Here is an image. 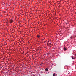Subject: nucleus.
Segmentation results:
<instances>
[{"mask_svg":"<svg viewBox=\"0 0 76 76\" xmlns=\"http://www.w3.org/2000/svg\"><path fill=\"white\" fill-rule=\"evenodd\" d=\"M47 45H48V46H51V43H48L47 44Z\"/></svg>","mask_w":76,"mask_h":76,"instance_id":"nucleus-1","label":"nucleus"},{"mask_svg":"<svg viewBox=\"0 0 76 76\" xmlns=\"http://www.w3.org/2000/svg\"><path fill=\"white\" fill-rule=\"evenodd\" d=\"M13 20H10V23H12L13 22Z\"/></svg>","mask_w":76,"mask_h":76,"instance_id":"nucleus-2","label":"nucleus"},{"mask_svg":"<svg viewBox=\"0 0 76 76\" xmlns=\"http://www.w3.org/2000/svg\"><path fill=\"white\" fill-rule=\"evenodd\" d=\"M71 57H72V59H73V60H74L75 58L73 57V56H72Z\"/></svg>","mask_w":76,"mask_h":76,"instance_id":"nucleus-3","label":"nucleus"},{"mask_svg":"<svg viewBox=\"0 0 76 76\" xmlns=\"http://www.w3.org/2000/svg\"><path fill=\"white\" fill-rule=\"evenodd\" d=\"M64 51H66V50H67V49H66V48H64Z\"/></svg>","mask_w":76,"mask_h":76,"instance_id":"nucleus-4","label":"nucleus"},{"mask_svg":"<svg viewBox=\"0 0 76 76\" xmlns=\"http://www.w3.org/2000/svg\"><path fill=\"white\" fill-rule=\"evenodd\" d=\"M45 70H46V72H47V71H48V68H46L45 69Z\"/></svg>","mask_w":76,"mask_h":76,"instance_id":"nucleus-5","label":"nucleus"},{"mask_svg":"<svg viewBox=\"0 0 76 76\" xmlns=\"http://www.w3.org/2000/svg\"><path fill=\"white\" fill-rule=\"evenodd\" d=\"M37 37L38 38H39V37H40V36H39V35H38Z\"/></svg>","mask_w":76,"mask_h":76,"instance_id":"nucleus-6","label":"nucleus"},{"mask_svg":"<svg viewBox=\"0 0 76 76\" xmlns=\"http://www.w3.org/2000/svg\"><path fill=\"white\" fill-rule=\"evenodd\" d=\"M53 76H56V74H55V73L53 74Z\"/></svg>","mask_w":76,"mask_h":76,"instance_id":"nucleus-7","label":"nucleus"},{"mask_svg":"<svg viewBox=\"0 0 76 76\" xmlns=\"http://www.w3.org/2000/svg\"><path fill=\"white\" fill-rule=\"evenodd\" d=\"M73 38H74V37H73V36H72V37H70V38H71V39Z\"/></svg>","mask_w":76,"mask_h":76,"instance_id":"nucleus-8","label":"nucleus"},{"mask_svg":"<svg viewBox=\"0 0 76 76\" xmlns=\"http://www.w3.org/2000/svg\"><path fill=\"white\" fill-rule=\"evenodd\" d=\"M67 25L68 26H69V24L67 23Z\"/></svg>","mask_w":76,"mask_h":76,"instance_id":"nucleus-9","label":"nucleus"},{"mask_svg":"<svg viewBox=\"0 0 76 76\" xmlns=\"http://www.w3.org/2000/svg\"><path fill=\"white\" fill-rule=\"evenodd\" d=\"M68 74H69V73H70V72L68 71Z\"/></svg>","mask_w":76,"mask_h":76,"instance_id":"nucleus-10","label":"nucleus"},{"mask_svg":"<svg viewBox=\"0 0 76 76\" xmlns=\"http://www.w3.org/2000/svg\"><path fill=\"white\" fill-rule=\"evenodd\" d=\"M35 76V75L34 74V75H33V76Z\"/></svg>","mask_w":76,"mask_h":76,"instance_id":"nucleus-11","label":"nucleus"},{"mask_svg":"<svg viewBox=\"0 0 76 76\" xmlns=\"http://www.w3.org/2000/svg\"><path fill=\"white\" fill-rule=\"evenodd\" d=\"M68 27H69V26Z\"/></svg>","mask_w":76,"mask_h":76,"instance_id":"nucleus-12","label":"nucleus"}]
</instances>
